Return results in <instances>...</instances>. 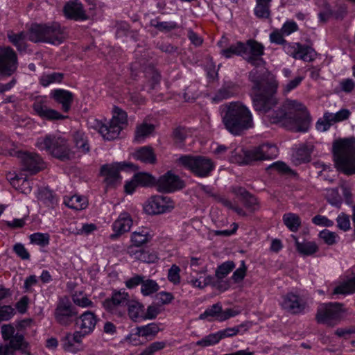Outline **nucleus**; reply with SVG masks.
Returning a JSON list of instances; mask_svg holds the SVG:
<instances>
[{
  "mask_svg": "<svg viewBox=\"0 0 355 355\" xmlns=\"http://www.w3.org/2000/svg\"><path fill=\"white\" fill-rule=\"evenodd\" d=\"M77 313L76 309L67 299H62L55 309V317L58 323L67 326L71 322V318Z\"/></svg>",
  "mask_w": 355,
  "mask_h": 355,
  "instance_id": "nucleus-20",
  "label": "nucleus"
},
{
  "mask_svg": "<svg viewBox=\"0 0 355 355\" xmlns=\"http://www.w3.org/2000/svg\"><path fill=\"white\" fill-rule=\"evenodd\" d=\"M84 336L79 331L68 333L61 339L62 346L64 351L71 353H77L82 349V342Z\"/></svg>",
  "mask_w": 355,
  "mask_h": 355,
  "instance_id": "nucleus-23",
  "label": "nucleus"
},
{
  "mask_svg": "<svg viewBox=\"0 0 355 355\" xmlns=\"http://www.w3.org/2000/svg\"><path fill=\"white\" fill-rule=\"evenodd\" d=\"M128 315L129 318L137 322L139 318H143L144 305L138 301L130 300L127 305Z\"/></svg>",
  "mask_w": 355,
  "mask_h": 355,
  "instance_id": "nucleus-35",
  "label": "nucleus"
},
{
  "mask_svg": "<svg viewBox=\"0 0 355 355\" xmlns=\"http://www.w3.org/2000/svg\"><path fill=\"white\" fill-rule=\"evenodd\" d=\"M284 225L291 231L297 232L301 226V219L300 216L293 213H286L282 218Z\"/></svg>",
  "mask_w": 355,
  "mask_h": 355,
  "instance_id": "nucleus-40",
  "label": "nucleus"
},
{
  "mask_svg": "<svg viewBox=\"0 0 355 355\" xmlns=\"http://www.w3.org/2000/svg\"><path fill=\"white\" fill-rule=\"evenodd\" d=\"M222 313V306L220 304H215L207 308L205 312L200 315V319L205 320L208 319L211 320V318H214L220 321V318Z\"/></svg>",
  "mask_w": 355,
  "mask_h": 355,
  "instance_id": "nucleus-41",
  "label": "nucleus"
},
{
  "mask_svg": "<svg viewBox=\"0 0 355 355\" xmlns=\"http://www.w3.org/2000/svg\"><path fill=\"white\" fill-rule=\"evenodd\" d=\"M18 157L22 163L24 170L36 173L43 168L42 160L36 153L19 152Z\"/></svg>",
  "mask_w": 355,
  "mask_h": 355,
  "instance_id": "nucleus-21",
  "label": "nucleus"
},
{
  "mask_svg": "<svg viewBox=\"0 0 355 355\" xmlns=\"http://www.w3.org/2000/svg\"><path fill=\"white\" fill-rule=\"evenodd\" d=\"M244 49V43L238 42L232 44L227 49H222L220 53L226 58H230L234 55H240L243 57V51Z\"/></svg>",
  "mask_w": 355,
  "mask_h": 355,
  "instance_id": "nucleus-45",
  "label": "nucleus"
},
{
  "mask_svg": "<svg viewBox=\"0 0 355 355\" xmlns=\"http://www.w3.org/2000/svg\"><path fill=\"white\" fill-rule=\"evenodd\" d=\"M128 124V115L125 111L118 107L113 109V115L108 125L97 122L98 132L104 139L113 140L117 138L121 131Z\"/></svg>",
  "mask_w": 355,
  "mask_h": 355,
  "instance_id": "nucleus-7",
  "label": "nucleus"
},
{
  "mask_svg": "<svg viewBox=\"0 0 355 355\" xmlns=\"http://www.w3.org/2000/svg\"><path fill=\"white\" fill-rule=\"evenodd\" d=\"M33 112L42 119L48 121L64 120L67 116L61 114L57 110L49 107V101L45 96L35 98L32 105Z\"/></svg>",
  "mask_w": 355,
  "mask_h": 355,
  "instance_id": "nucleus-11",
  "label": "nucleus"
},
{
  "mask_svg": "<svg viewBox=\"0 0 355 355\" xmlns=\"http://www.w3.org/2000/svg\"><path fill=\"white\" fill-rule=\"evenodd\" d=\"M9 346L11 352L14 354L16 350H19L26 347V342L24 336L21 334L17 333L6 341Z\"/></svg>",
  "mask_w": 355,
  "mask_h": 355,
  "instance_id": "nucleus-47",
  "label": "nucleus"
},
{
  "mask_svg": "<svg viewBox=\"0 0 355 355\" xmlns=\"http://www.w3.org/2000/svg\"><path fill=\"white\" fill-rule=\"evenodd\" d=\"M318 236L320 239H321L324 242V243L329 245L336 244L339 239V236L336 233L331 232L328 230H324L320 232Z\"/></svg>",
  "mask_w": 355,
  "mask_h": 355,
  "instance_id": "nucleus-53",
  "label": "nucleus"
},
{
  "mask_svg": "<svg viewBox=\"0 0 355 355\" xmlns=\"http://www.w3.org/2000/svg\"><path fill=\"white\" fill-rule=\"evenodd\" d=\"M159 289V286L156 281L147 279L144 277L141 286V293L144 296H148L156 293Z\"/></svg>",
  "mask_w": 355,
  "mask_h": 355,
  "instance_id": "nucleus-44",
  "label": "nucleus"
},
{
  "mask_svg": "<svg viewBox=\"0 0 355 355\" xmlns=\"http://www.w3.org/2000/svg\"><path fill=\"white\" fill-rule=\"evenodd\" d=\"M97 319L94 313L85 311L76 320V325L84 336L91 334L95 329Z\"/></svg>",
  "mask_w": 355,
  "mask_h": 355,
  "instance_id": "nucleus-24",
  "label": "nucleus"
},
{
  "mask_svg": "<svg viewBox=\"0 0 355 355\" xmlns=\"http://www.w3.org/2000/svg\"><path fill=\"white\" fill-rule=\"evenodd\" d=\"M280 305L283 309L292 314L302 313L309 307L308 302L305 299L292 293L282 297Z\"/></svg>",
  "mask_w": 355,
  "mask_h": 355,
  "instance_id": "nucleus-16",
  "label": "nucleus"
},
{
  "mask_svg": "<svg viewBox=\"0 0 355 355\" xmlns=\"http://www.w3.org/2000/svg\"><path fill=\"white\" fill-rule=\"evenodd\" d=\"M151 25L155 26L160 31H171L178 27L175 21H157L156 20L151 21Z\"/></svg>",
  "mask_w": 355,
  "mask_h": 355,
  "instance_id": "nucleus-57",
  "label": "nucleus"
},
{
  "mask_svg": "<svg viewBox=\"0 0 355 355\" xmlns=\"http://www.w3.org/2000/svg\"><path fill=\"white\" fill-rule=\"evenodd\" d=\"M252 83L251 98L254 110L266 114L272 123H280L293 132H306L310 126V116L306 106L297 100L287 99L276 110L271 111L277 103L275 96L277 81L270 78L264 70L253 69L249 74Z\"/></svg>",
  "mask_w": 355,
  "mask_h": 355,
  "instance_id": "nucleus-1",
  "label": "nucleus"
},
{
  "mask_svg": "<svg viewBox=\"0 0 355 355\" xmlns=\"http://www.w3.org/2000/svg\"><path fill=\"white\" fill-rule=\"evenodd\" d=\"M180 268L176 266L173 265L168 272V279L174 284H178L180 282Z\"/></svg>",
  "mask_w": 355,
  "mask_h": 355,
  "instance_id": "nucleus-62",
  "label": "nucleus"
},
{
  "mask_svg": "<svg viewBox=\"0 0 355 355\" xmlns=\"http://www.w3.org/2000/svg\"><path fill=\"white\" fill-rule=\"evenodd\" d=\"M155 186L158 191L170 193L182 189L184 183L178 176L169 171L156 180Z\"/></svg>",
  "mask_w": 355,
  "mask_h": 355,
  "instance_id": "nucleus-19",
  "label": "nucleus"
},
{
  "mask_svg": "<svg viewBox=\"0 0 355 355\" xmlns=\"http://www.w3.org/2000/svg\"><path fill=\"white\" fill-rule=\"evenodd\" d=\"M17 58L10 47H0V78L10 76L17 69Z\"/></svg>",
  "mask_w": 355,
  "mask_h": 355,
  "instance_id": "nucleus-15",
  "label": "nucleus"
},
{
  "mask_svg": "<svg viewBox=\"0 0 355 355\" xmlns=\"http://www.w3.org/2000/svg\"><path fill=\"white\" fill-rule=\"evenodd\" d=\"M313 146L311 145L303 144L300 146L293 155L294 163L297 165L309 162Z\"/></svg>",
  "mask_w": 355,
  "mask_h": 355,
  "instance_id": "nucleus-33",
  "label": "nucleus"
},
{
  "mask_svg": "<svg viewBox=\"0 0 355 355\" xmlns=\"http://www.w3.org/2000/svg\"><path fill=\"white\" fill-rule=\"evenodd\" d=\"M65 38V34L58 24H34L31 26L28 39L31 41L60 44Z\"/></svg>",
  "mask_w": 355,
  "mask_h": 355,
  "instance_id": "nucleus-4",
  "label": "nucleus"
},
{
  "mask_svg": "<svg viewBox=\"0 0 355 355\" xmlns=\"http://www.w3.org/2000/svg\"><path fill=\"white\" fill-rule=\"evenodd\" d=\"M291 237L295 241L296 250L302 256H311L319 250L318 245L315 241H303L300 242L295 235H292Z\"/></svg>",
  "mask_w": 355,
  "mask_h": 355,
  "instance_id": "nucleus-28",
  "label": "nucleus"
},
{
  "mask_svg": "<svg viewBox=\"0 0 355 355\" xmlns=\"http://www.w3.org/2000/svg\"><path fill=\"white\" fill-rule=\"evenodd\" d=\"M236 94L237 89L234 85L223 87L218 90L214 97V100L223 101L231 98Z\"/></svg>",
  "mask_w": 355,
  "mask_h": 355,
  "instance_id": "nucleus-51",
  "label": "nucleus"
},
{
  "mask_svg": "<svg viewBox=\"0 0 355 355\" xmlns=\"http://www.w3.org/2000/svg\"><path fill=\"white\" fill-rule=\"evenodd\" d=\"M153 238L151 231L148 227H140L131 234V242L135 246L139 247L149 242Z\"/></svg>",
  "mask_w": 355,
  "mask_h": 355,
  "instance_id": "nucleus-30",
  "label": "nucleus"
},
{
  "mask_svg": "<svg viewBox=\"0 0 355 355\" xmlns=\"http://www.w3.org/2000/svg\"><path fill=\"white\" fill-rule=\"evenodd\" d=\"M135 180L141 187L156 185V180L148 173H138L134 175Z\"/></svg>",
  "mask_w": 355,
  "mask_h": 355,
  "instance_id": "nucleus-48",
  "label": "nucleus"
},
{
  "mask_svg": "<svg viewBox=\"0 0 355 355\" xmlns=\"http://www.w3.org/2000/svg\"><path fill=\"white\" fill-rule=\"evenodd\" d=\"M141 335L139 334V329L137 327L132 330V331L128 335L126 340L132 345L137 346L143 344L141 340Z\"/></svg>",
  "mask_w": 355,
  "mask_h": 355,
  "instance_id": "nucleus-63",
  "label": "nucleus"
},
{
  "mask_svg": "<svg viewBox=\"0 0 355 355\" xmlns=\"http://www.w3.org/2000/svg\"><path fill=\"white\" fill-rule=\"evenodd\" d=\"M64 203L68 207L76 210L84 209L88 205L86 198L78 195L64 197Z\"/></svg>",
  "mask_w": 355,
  "mask_h": 355,
  "instance_id": "nucleus-36",
  "label": "nucleus"
},
{
  "mask_svg": "<svg viewBox=\"0 0 355 355\" xmlns=\"http://www.w3.org/2000/svg\"><path fill=\"white\" fill-rule=\"evenodd\" d=\"M8 38L10 42H12L19 51L25 50V35L23 33L17 34L10 33L8 34Z\"/></svg>",
  "mask_w": 355,
  "mask_h": 355,
  "instance_id": "nucleus-54",
  "label": "nucleus"
},
{
  "mask_svg": "<svg viewBox=\"0 0 355 355\" xmlns=\"http://www.w3.org/2000/svg\"><path fill=\"white\" fill-rule=\"evenodd\" d=\"M72 300L76 305L82 308L92 307L94 306V303L88 297L82 293H74L72 295Z\"/></svg>",
  "mask_w": 355,
  "mask_h": 355,
  "instance_id": "nucleus-52",
  "label": "nucleus"
},
{
  "mask_svg": "<svg viewBox=\"0 0 355 355\" xmlns=\"http://www.w3.org/2000/svg\"><path fill=\"white\" fill-rule=\"evenodd\" d=\"M248 329V327L247 324L243 323L234 327L226 328L225 329L218 331V332L220 336V340H222L225 338L234 336L242 331H247Z\"/></svg>",
  "mask_w": 355,
  "mask_h": 355,
  "instance_id": "nucleus-46",
  "label": "nucleus"
},
{
  "mask_svg": "<svg viewBox=\"0 0 355 355\" xmlns=\"http://www.w3.org/2000/svg\"><path fill=\"white\" fill-rule=\"evenodd\" d=\"M155 130V127L152 124L143 123L137 126L134 141L137 143L143 142L146 138L148 137Z\"/></svg>",
  "mask_w": 355,
  "mask_h": 355,
  "instance_id": "nucleus-34",
  "label": "nucleus"
},
{
  "mask_svg": "<svg viewBox=\"0 0 355 355\" xmlns=\"http://www.w3.org/2000/svg\"><path fill=\"white\" fill-rule=\"evenodd\" d=\"M271 1L272 0H256V6L254 9V15L259 18H269Z\"/></svg>",
  "mask_w": 355,
  "mask_h": 355,
  "instance_id": "nucleus-37",
  "label": "nucleus"
},
{
  "mask_svg": "<svg viewBox=\"0 0 355 355\" xmlns=\"http://www.w3.org/2000/svg\"><path fill=\"white\" fill-rule=\"evenodd\" d=\"M328 202L334 206H339L341 204L342 198L337 189H327L325 194Z\"/></svg>",
  "mask_w": 355,
  "mask_h": 355,
  "instance_id": "nucleus-58",
  "label": "nucleus"
},
{
  "mask_svg": "<svg viewBox=\"0 0 355 355\" xmlns=\"http://www.w3.org/2000/svg\"><path fill=\"white\" fill-rule=\"evenodd\" d=\"M288 53L295 59L302 60L306 62H310L313 60V53L311 49L304 47L299 43L293 45H288Z\"/></svg>",
  "mask_w": 355,
  "mask_h": 355,
  "instance_id": "nucleus-27",
  "label": "nucleus"
},
{
  "mask_svg": "<svg viewBox=\"0 0 355 355\" xmlns=\"http://www.w3.org/2000/svg\"><path fill=\"white\" fill-rule=\"evenodd\" d=\"M222 121L225 128L234 135L253 127V116L250 109L240 101L225 105Z\"/></svg>",
  "mask_w": 355,
  "mask_h": 355,
  "instance_id": "nucleus-2",
  "label": "nucleus"
},
{
  "mask_svg": "<svg viewBox=\"0 0 355 355\" xmlns=\"http://www.w3.org/2000/svg\"><path fill=\"white\" fill-rule=\"evenodd\" d=\"M21 182V185L24 187V189L23 188H19L21 191V192L27 193L31 191V187L29 186V182L22 177H19V175H16L15 178H11V184L13 185V187L18 188L19 187V183Z\"/></svg>",
  "mask_w": 355,
  "mask_h": 355,
  "instance_id": "nucleus-60",
  "label": "nucleus"
},
{
  "mask_svg": "<svg viewBox=\"0 0 355 355\" xmlns=\"http://www.w3.org/2000/svg\"><path fill=\"white\" fill-rule=\"evenodd\" d=\"M35 146L41 150H46L53 156L61 159H68L72 153L68 147L67 141L53 135H46L37 139Z\"/></svg>",
  "mask_w": 355,
  "mask_h": 355,
  "instance_id": "nucleus-6",
  "label": "nucleus"
},
{
  "mask_svg": "<svg viewBox=\"0 0 355 355\" xmlns=\"http://www.w3.org/2000/svg\"><path fill=\"white\" fill-rule=\"evenodd\" d=\"M166 346L165 341H156L146 347L139 355H154Z\"/></svg>",
  "mask_w": 355,
  "mask_h": 355,
  "instance_id": "nucleus-55",
  "label": "nucleus"
},
{
  "mask_svg": "<svg viewBox=\"0 0 355 355\" xmlns=\"http://www.w3.org/2000/svg\"><path fill=\"white\" fill-rule=\"evenodd\" d=\"M50 96L57 103L62 105V109L64 112H69L73 100V96L71 92L62 89H57L51 91Z\"/></svg>",
  "mask_w": 355,
  "mask_h": 355,
  "instance_id": "nucleus-26",
  "label": "nucleus"
},
{
  "mask_svg": "<svg viewBox=\"0 0 355 355\" xmlns=\"http://www.w3.org/2000/svg\"><path fill=\"white\" fill-rule=\"evenodd\" d=\"M62 12L67 19L74 21H86L89 17L79 0H70L63 6Z\"/></svg>",
  "mask_w": 355,
  "mask_h": 355,
  "instance_id": "nucleus-18",
  "label": "nucleus"
},
{
  "mask_svg": "<svg viewBox=\"0 0 355 355\" xmlns=\"http://www.w3.org/2000/svg\"><path fill=\"white\" fill-rule=\"evenodd\" d=\"M132 164L126 162L105 164L101 167V174L104 178V182L108 186H115L121 182L120 171Z\"/></svg>",
  "mask_w": 355,
  "mask_h": 355,
  "instance_id": "nucleus-17",
  "label": "nucleus"
},
{
  "mask_svg": "<svg viewBox=\"0 0 355 355\" xmlns=\"http://www.w3.org/2000/svg\"><path fill=\"white\" fill-rule=\"evenodd\" d=\"M347 314V311L341 303H322L318 307L315 318L319 323L334 326L338 324Z\"/></svg>",
  "mask_w": 355,
  "mask_h": 355,
  "instance_id": "nucleus-8",
  "label": "nucleus"
},
{
  "mask_svg": "<svg viewBox=\"0 0 355 355\" xmlns=\"http://www.w3.org/2000/svg\"><path fill=\"white\" fill-rule=\"evenodd\" d=\"M139 334L146 340H151L159 331V327L156 323H150L146 325L137 327Z\"/></svg>",
  "mask_w": 355,
  "mask_h": 355,
  "instance_id": "nucleus-39",
  "label": "nucleus"
},
{
  "mask_svg": "<svg viewBox=\"0 0 355 355\" xmlns=\"http://www.w3.org/2000/svg\"><path fill=\"white\" fill-rule=\"evenodd\" d=\"M130 301L129 294L124 291H115L103 302V307L113 314L121 315Z\"/></svg>",
  "mask_w": 355,
  "mask_h": 355,
  "instance_id": "nucleus-14",
  "label": "nucleus"
},
{
  "mask_svg": "<svg viewBox=\"0 0 355 355\" xmlns=\"http://www.w3.org/2000/svg\"><path fill=\"white\" fill-rule=\"evenodd\" d=\"M231 159L239 164H248L254 161L252 149L246 150L241 146L237 147L232 152Z\"/></svg>",
  "mask_w": 355,
  "mask_h": 355,
  "instance_id": "nucleus-29",
  "label": "nucleus"
},
{
  "mask_svg": "<svg viewBox=\"0 0 355 355\" xmlns=\"http://www.w3.org/2000/svg\"><path fill=\"white\" fill-rule=\"evenodd\" d=\"M264 46L254 40H249L244 43L243 58L248 63L254 66H261L264 64L262 58L264 54Z\"/></svg>",
  "mask_w": 355,
  "mask_h": 355,
  "instance_id": "nucleus-12",
  "label": "nucleus"
},
{
  "mask_svg": "<svg viewBox=\"0 0 355 355\" xmlns=\"http://www.w3.org/2000/svg\"><path fill=\"white\" fill-rule=\"evenodd\" d=\"M132 223V217L128 213H121L112 225L114 234L110 235V239H116L123 234L129 232Z\"/></svg>",
  "mask_w": 355,
  "mask_h": 355,
  "instance_id": "nucleus-22",
  "label": "nucleus"
},
{
  "mask_svg": "<svg viewBox=\"0 0 355 355\" xmlns=\"http://www.w3.org/2000/svg\"><path fill=\"white\" fill-rule=\"evenodd\" d=\"M73 141L76 146L82 152L87 153L89 150L87 138L83 131H76L73 135Z\"/></svg>",
  "mask_w": 355,
  "mask_h": 355,
  "instance_id": "nucleus-43",
  "label": "nucleus"
},
{
  "mask_svg": "<svg viewBox=\"0 0 355 355\" xmlns=\"http://www.w3.org/2000/svg\"><path fill=\"white\" fill-rule=\"evenodd\" d=\"M13 251L15 254L23 260H28L30 259V254L27 249L21 243H16L13 246Z\"/></svg>",
  "mask_w": 355,
  "mask_h": 355,
  "instance_id": "nucleus-64",
  "label": "nucleus"
},
{
  "mask_svg": "<svg viewBox=\"0 0 355 355\" xmlns=\"http://www.w3.org/2000/svg\"><path fill=\"white\" fill-rule=\"evenodd\" d=\"M336 221L337 226L340 230L347 231L350 229V219L347 214H340L336 218Z\"/></svg>",
  "mask_w": 355,
  "mask_h": 355,
  "instance_id": "nucleus-61",
  "label": "nucleus"
},
{
  "mask_svg": "<svg viewBox=\"0 0 355 355\" xmlns=\"http://www.w3.org/2000/svg\"><path fill=\"white\" fill-rule=\"evenodd\" d=\"M31 243L44 246L49 243V235L45 233L37 232L30 235Z\"/></svg>",
  "mask_w": 355,
  "mask_h": 355,
  "instance_id": "nucleus-56",
  "label": "nucleus"
},
{
  "mask_svg": "<svg viewBox=\"0 0 355 355\" xmlns=\"http://www.w3.org/2000/svg\"><path fill=\"white\" fill-rule=\"evenodd\" d=\"M193 273L191 275L189 284L196 288H203L211 282V278L206 275L205 270L202 268L199 271L193 269Z\"/></svg>",
  "mask_w": 355,
  "mask_h": 355,
  "instance_id": "nucleus-32",
  "label": "nucleus"
},
{
  "mask_svg": "<svg viewBox=\"0 0 355 355\" xmlns=\"http://www.w3.org/2000/svg\"><path fill=\"white\" fill-rule=\"evenodd\" d=\"M254 160L271 159L278 155V148L275 145L263 144L258 147L252 148Z\"/></svg>",
  "mask_w": 355,
  "mask_h": 355,
  "instance_id": "nucleus-25",
  "label": "nucleus"
},
{
  "mask_svg": "<svg viewBox=\"0 0 355 355\" xmlns=\"http://www.w3.org/2000/svg\"><path fill=\"white\" fill-rule=\"evenodd\" d=\"M235 267V264L232 261H228L218 266L216 270V276L218 278H223L227 275Z\"/></svg>",
  "mask_w": 355,
  "mask_h": 355,
  "instance_id": "nucleus-59",
  "label": "nucleus"
},
{
  "mask_svg": "<svg viewBox=\"0 0 355 355\" xmlns=\"http://www.w3.org/2000/svg\"><path fill=\"white\" fill-rule=\"evenodd\" d=\"M35 146L41 150H46L53 156L61 159H68L72 153L68 147L67 141L53 135H46L37 139Z\"/></svg>",
  "mask_w": 355,
  "mask_h": 355,
  "instance_id": "nucleus-5",
  "label": "nucleus"
},
{
  "mask_svg": "<svg viewBox=\"0 0 355 355\" xmlns=\"http://www.w3.org/2000/svg\"><path fill=\"white\" fill-rule=\"evenodd\" d=\"M63 76V73L58 72L44 73L40 78V83L44 87H47L51 84L60 83Z\"/></svg>",
  "mask_w": 355,
  "mask_h": 355,
  "instance_id": "nucleus-42",
  "label": "nucleus"
},
{
  "mask_svg": "<svg viewBox=\"0 0 355 355\" xmlns=\"http://www.w3.org/2000/svg\"><path fill=\"white\" fill-rule=\"evenodd\" d=\"M333 157L337 171L346 175L355 174V141L339 139L334 142Z\"/></svg>",
  "mask_w": 355,
  "mask_h": 355,
  "instance_id": "nucleus-3",
  "label": "nucleus"
},
{
  "mask_svg": "<svg viewBox=\"0 0 355 355\" xmlns=\"http://www.w3.org/2000/svg\"><path fill=\"white\" fill-rule=\"evenodd\" d=\"M178 162L200 177L208 175L214 168L211 159L203 157L184 155L178 159Z\"/></svg>",
  "mask_w": 355,
  "mask_h": 355,
  "instance_id": "nucleus-10",
  "label": "nucleus"
},
{
  "mask_svg": "<svg viewBox=\"0 0 355 355\" xmlns=\"http://www.w3.org/2000/svg\"><path fill=\"white\" fill-rule=\"evenodd\" d=\"M174 208L172 200L166 196H155L149 198L144 206L145 211L150 215L169 212Z\"/></svg>",
  "mask_w": 355,
  "mask_h": 355,
  "instance_id": "nucleus-13",
  "label": "nucleus"
},
{
  "mask_svg": "<svg viewBox=\"0 0 355 355\" xmlns=\"http://www.w3.org/2000/svg\"><path fill=\"white\" fill-rule=\"evenodd\" d=\"M355 293V276L342 282L334 289V295H349Z\"/></svg>",
  "mask_w": 355,
  "mask_h": 355,
  "instance_id": "nucleus-38",
  "label": "nucleus"
},
{
  "mask_svg": "<svg viewBox=\"0 0 355 355\" xmlns=\"http://www.w3.org/2000/svg\"><path fill=\"white\" fill-rule=\"evenodd\" d=\"M132 156L135 159L146 164H155L156 155L150 146H143L136 150Z\"/></svg>",
  "mask_w": 355,
  "mask_h": 355,
  "instance_id": "nucleus-31",
  "label": "nucleus"
},
{
  "mask_svg": "<svg viewBox=\"0 0 355 355\" xmlns=\"http://www.w3.org/2000/svg\"><path fill=\"white\" fill-rule=\"evenodd\" d=\"M220 340L218 332L210 334L202 339L198 340L196 343L197 346L207 347L218 343Z\"/></svg>",
  "mask_w": 355,
  "mask_h": 355,
  "instance_id": "nucleus-50",
  "label": "nucleus"
},
{
  "mask_svg": "<svg viewBox=\"0 0 355 355\" xmlns=\"http://www.w3.org/2000/svg\"><path fill=\"white\" fill-rule=\"evenodd\" d=\"M240 194L241 196H237L234 201L223 198L220 200V202L227 209L232 210L239 216L244 217L248 214L243 207L250 211H254L258 207L257 200L254 196L243 189H241Z\"/></svg>",
  "mask_w": 355,
  "mask_h": 355,
  "instance_id": "nucleus-9",
  "label": "nucleus"
},
{
  "mask_svg": "<svg viewBox=\"0 0 355 355\" xmlns=\"http://www.w3.org/2000/svg\"><path fill=\"white\" fill-rule=\"evenodd\" d=\"M304 79V76H297L292 80H288L287 83L282 84V94L284 95H287L289 94L291 91L296 89L302 83Z\"/></svg>",
  "mask_w": 355,
  "mask_h": 355,
  "instance_id": "nucleus-49",
  "label": "nucleus"
}]
</instances>
